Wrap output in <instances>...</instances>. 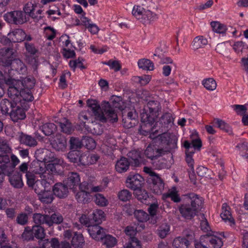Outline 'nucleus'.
<instances>
[{
  "label": "nucleus",
  "instance_id": "nucleus-1",
  "mask_svg": "<svg viewBox=\"0 0 248 248\" xmlns=\"http://www.w3.org/2000/svg\"><path fill=\"white\" fill-rule=\"evenodd\" d=\"M161 107L157 101L151 100L140 114L141 124L139 129L140 135L152 140V143L147 147L144 155H171L177 149L178 140L175 138L160 134L155 127L154 123L157 118Z\"/></svg>",
  "mask_w": 248,
  "mask_h": 248
},
{
  "label": "nucleus",
  "instance_id": "nucleus-2",
  "mask_svg": "<svg viewBox=\"0 0 248 248\" xmlns=\"http://www.w3.org/2000/svg\"><path fill=\"white\" fill-rule=\"evenodd\" d=\"M5 83L9 86L8 93L14 98H18L19 95L23 101L31 102L34 99L31 90L33 89L35 80L33 77H26L22 80H16L14 78H8Z\"/></svg>",
  "mask_w": 248,
  "mask_h": 248
},
{
  "label": "nucleus",
  "instance_id": "nucleus-3",
  "mask_svg": "<svg viewBox=\"0 0 248 248\" xmlns=\"http://www.w3.org/2000/svg\"><path fill=\"white\" fill-rule=\"evenodd\" d=\"M14 57L13 49L3 48L0 49V62L8 70V78H13L15 72L25 75L27 71L25 63L19 59H15Z\"/></svg>",
  "mask_w": 248,
  "mask_h": 248
},
{
  "label": "nucleus",
  "instance_id": "nucleus-4",
  "mask_svg": "<svg viewBox=\"0 0 248 248\" xmlns=\"http://www.w3.org/2000/svg\"><path fill=\"white\" fill-rule=\"evenodd\" d=\"M87 104L92 109L95 118L100 122L114 123L118 121L116 109L111 106V103L108 101H103L101 106L95 100H88Z\"/></svg>",
  "mask_w": 248,
  "mask_h": 248
},
{
  "label": "nucleus",
  "instance_id": "nucleus-5",
  "mask_svg": "<svg viewBox=\"0 0 248 248\" xmlns=\"http://www.w3.org/2000/svg\"><path fill=\"white\" fill-rule=\"evenodd\" d=\"M133 16L143 24H148L158 19V16L150 10H146L140 5H135L132 9Z\"/></svg>",
  "mask_w": 248,
  "mask_h": 248
},
{
  "label": "nucleus",
  "instance_id": "nucleus-6",
  "mask_svg": "<svg viewBox=\"0 0 248 248\" xmlns=\"http://www.w3.org/2000/svg\"><path fill=\"white\" fill-rule=\"evenodd\" d=\"M144 171L149 174L148 181L151 183L152 191L156 194H161L164 189V183L162 179L150 168L145 167Z\"/></svg>",
  "mask_w": 248,
  "mask_h": 248
},
{
  "label": "nucleus",
  "instance_id": "nucleus-7",
  "mask_svg": "<svg viewBox=\"0 0 248 248\" xmlns=\"http://www.w3.org/2000/svg\"><path fill=\"white\" fill-rule=\"evenodd\" d=\"M30 102L23 101L21 98L20 102H17L11 110L10 115L12 120L14 122H17L19 120H24L26 118V111L30 108L29 103Z\"/></svg>",
  "mask_w": 248,
  "mask_h": 248
},
{
  "label": "nucleus",
  "instance_id": "nucleus-8",
  "mask_svg": "<svg viewBox=\"0 0 248 248\" xmlns=\"http://www.w3.org/2000/svg\"><path fill=\"white\" fill-rule=\"evenodd\" d=\"M153 166L157 169H169L174 163L173 156H145Z\"/></svg>",
  "mask_w": 248,
  "mask_h": 248
},
{
  "label": "nucleus",
  "instance_id": "nucleus-9",
  "mask_svg": "<svg viewBox=\"0 0 248 248\" xmlns=\"http://www.w3.org/2000/svg\"><path fill=\"white\" fill-rule=\"evenodd\" d=\"M0 156V166L3 173L9 176L14 170L15 167L19 163L16 156Z\"/></svg>",
  "mask_w": 248,
  "mask_h": 248
},
{
  "label": "nucleus",
  "instance_id": "nucleus-10",
  "mask_svg": "<svg viewBox=\"0 0 248 248\" xmlns=\"http://www.w3.org/2000/svg\"><path fill=\"white\" fill-rule=\"evenodd\" d=\"M143 179L138 174L130 173L127 176L125 184L127 187L133 190H137L141 187Z\"/></svg>",
  "mask_w": 248,
  "mask_h": 248
},
{
  "label": "nucleus",
  "instance_id": "nucleus-11",
  "mask_svg": "<svg viewBox=\"0 0 248 248\" xmlns=\"http://www.w3.org/2000/svg\"><path fill=\"white\" fill-rule=\"evenodd\" d=\"M4 20L8 23L14 24H21L24 23L23 13L21 11L8 12L4 16Z\"/></svg>",
  "mask_w": 248,
  "mask_h": 248
},
{
  "label": "nucleus",
  "instance_id": "nucleus-12",
  "mask_svg": "<svg viewBox=\"0 0 248 248\" xmlns=\"http://www.w3.org/2000/svg\"><path fill=\"white\" fill-rule=\"evenodd\" d=\"M8 94L11 100L10 101L7 99H2L0 102V108L2 114L10 115L11 109H13L17 102H20L22 98L17 95L18 98H14L12 97L8 93Z\"/></svg>",
  "mask_w": 248,
  "mask_h": 248
},
{
  "label": "nucleus",
  "instance_id": "nucleus-13",
  "mask_svg": "<svg viewBox=\"0 0 248 248\" xmlns=\"http://www.w3.org/2000/svg\"><path fill=\"white\" fill-rule=\"evenodd\" d=\"M183 146L186 149V155H192L195 151L201 150L202 142L200 139L193 140L191 142L186 140L184 141Z\"/></svg>",
  "mask_w": 248,
  "mask_h": 248
},
{
  "label": "nucleus",
  "instance_id": "nucleus-14",
  "mask_svg": "<svg viewBox=\"0 0 248 248\" xmlns=\"http://www.w3.org/2000/svg\"><path fill=\"white\" fill-rule=\"evenodd\" d=\"M80 181L79 175L77 172H69L66 179L63 182L66 184L69 188L75 190L78 186Z\"/></svg>",
  "mask_w": 248,
  "mask_h": 248
},
{
  "label": "nucleus",
  "instance_id": "nucleus-15",
  "mask_svg": "<svg viewBox=\"0 0 248 248\" xmlns=\"http://www.w3.org/2000/svg\"><path fill=\"white\" fill-rule=\"evenodd\" d=\"M124 113L123 114V122L124 126L125 127L129 128L135 126L137 122V118H138V114L135 109L128 111L126 114V117H124Z\"/></svg>",
  "mask_w": 248,
  "mask_h": 248
},
{
  "label": "nucleus",
  "instance_id": "nucleus-16",
  "mask_svg": "<svg viewBox=\"0 0 248 248\" xmlns=\"http://www.w3.org/2000/svg\"><path fill=\"white\" fill-rule=\"evenodd\" d=\"M88 231L90 236L96 241L101 240L104 236V229L96 224L89 227Z\"/></svg>",
  "mask_w": 248,
  "mask_h": 248
},
{
  "label": "nucleus",
  "instance_id": "nucleus-17",
  "mask_svg": "<svg viewBox=\"0 0 248 248\" xmlns=\"http://www.w3.org/2000/svg\"><path fill=\"white\" fill-rule=\"evenodd\" d=\"M186 199L188 202H190V206L193 207L195 211L198 212L203 203L202 198L199 195L192 193L186 195Z\"/></svg>",
  "mask_w": 248,
  "mask_h": 248
},
{
  "label": "nucleus",
  "instance_id": "nucleus-18",
  "mask_svg": "<svg viewBox=\"0 0 248 248\" xmlns=\"http://www.w3.org/2000/svg\"><path fill=\"white\" fill-rule=\"evenodd\" d=\"M43 160L46 163V166L52 171L56 170L57 167L62 166L63 161L61 159L57 157V156H46L43 158Z\"/></svg>",
  "mask_w": 248,
  "mask_h": 248
},
{
  "label": "nucleus",
  "instance_id": "nucleus-19",
  "mask_svg": "<svg viewBox=\"0 0 248 248\" xmlns=\"http://www.w3.org/2000/svg\"><path fill=\"white\" fill-rule=\"evenodd\" d=\"M26 36L25 32L21 29H16L8 34V39L11 42H21Z\"/></svg>",
  "mask_w": 248,
  "mask_h": 248
},
{
  "label": "nucleus",
  "instance_id": "nucleus-20",
  "mask_svg": "<svg viewBox=\"0 0 248 248\" xmlns=\"http://www.w3.org/2000/svg\"><path fill=\"white\" fill-rule=\"evenodd\" d=\"M68 187L64 184L58 183L55 184L53 188V192L54 195L60 198H63L66 197L68 193Z\"/></svg>",
  "mask_w": 248,
  "mask_h": 248
},
{
  "label": "nucleus",
  "instance_id": "nucleus-21",
  "mask_svg": "<svg viewBox=\"0 0 248 248\" xmlns=\"http://www.w3.org/2000/svg\"><path fill=\"white\" fill-rule=\"evenodd\" d=\"M51 178H50V180L49 181V178L48 177L47 180L43 179L41 180L35 181V185L32 187V188L34 189V191L37 194L38 196L42 193L45 190L47 189L48 187L50 186V185L51 184Z\"/></svg>",
  "mask_w": 248,
  "mask_h": 248
},
{
  "label": "nucleus",
  "instance_id": "nucleus-22",
  "mask_svg": "<svg viewBox=\"0 0 248 248\" xmlns=\"http://www.w3.org/2000/svg\"><path fill=\"white\" fill-rule=\"evenodd\" d=\"M179 209L182 216L188 219H191L197 213L189 204H182L180 206Z\"/></svg>",
  "mask_w": 248,
  "mask_h": 248
},
{
  "label": "nucleus",
  "instance_id": "nucleus-23",
  "mask_svg": "<svg viewBox=\"0 0 248 248\" xmlns=\"http://www.w3.org/2000/svg\"><path fill=\"white\" fill-rule=\"evenodd\" d=\"M46 163L43 160H34L31 164L30 169L31 173L35 174L43 173L46 170Z\"/></svg>",
  "mask_w": 248,
  "mask_h": 248
},
{
  "label": "nucleus",
  "instance_id": "nucleus-24",
  "mask_svg": "<svg viewBox=\"0 0 248 248\" xmlns=\"http://www.w3.org/2000/svg\"><path fill=\"white\" fill-rule=\"evenodd\" d=\"M51 144L53 148L56 150L63 151L66 146V139L61 134H57Z\"/></svg>",
  "mask_w": 248,
  "mask_h": 248
},
{
  "label": "nucleus",
  "instance_id": "nucleus-25",
  "mask_svg": "<svg viewBox=\"0 0 248 248\" xmlns=\"http://www.w3.org/2000/svg\"><path fill=\"white\" fill-rule=\"evenodd\" d=\"M205 238L206 242H209L208 245L211 248H220L223 245L221 238L214 235L213 232L207 233Z\"/></svg>",
  "mask_w": 248,
  "mask_h": 248
},
{
  "label": "nucleus",
  "instance_id": "nucleus-26",
  "mask_svg": "<svg viewBox=\"0 0 248 248\" xmlns=\"http://www.w3.org/2000/svg\"><path fill=\"white\" fill-rule=\"evenodd\" d=\"M130 165L129 159L123 156L117 161L115 169L118 172L123 173L127 170Z\"/></svg>",
  "mask_w": 248,
  "mask_h": 248
},
{
  "label": "nucleus",
  "instance_id": "nucleus-27",
  "mask_svg": "<svg viewBox=\"0 0 248 248\" xmlns=\"http://www.w3.org/2000/svg\"><path fill=\"white\" fill-rule=\"evenodd\" d=\"M20 142L30 147L35 146L37 145L36 139L30 135L21 133L18 137Z\"/></svg>",
  "mask_w": 248,
  "mask_h": 248
},
{
  "label": "nucleus",
  "instance_id": "nucleus-28",
  "mask_svg": "<svg viewBox=\"0 0 248 248\" xmlns=\"http://www.w3.org/2000/svg\"><path fill=\"white\" fill-rule=\"evenodd\" d=\"M54 193L50 190V187L45 190L38 196L39 199L43 203L48 204L52 202L54 200Z\"/></svg>",
  "mask_w": 248,
  "mask_h": 248
},
{
  "label": "nucleus",
  "instance_id": "nucleus-29",
  "mask_svg": "<svg viewBox=\"0 0 248 248\" xmlns=\"http://www.w3.org/2000/svg\"><path fill=\"white\" fill-rule=\"evenodd\" d=\"M220 217L225 221L234 224V221L230 212V207L226 203H224L222 206V212Z\"/></svg>",
  "mask_w": 248,
  "mask_h": 248
},
{
  "label": "nucleus",
  "instance_id": "nucleus-30",
  "mask_svg": "<svg viewBox=\"0 0 248 248\" xmlns=\"http://www.w3.org/2000/svg\"><path fill=\"white\" fill-rule=\"evenodd\" d=\"M42 132L47 136L53 135L57 129V126L53 123H46L40 126Z\"/></svg>",
  "mask_w": 248,
  "mask_h": 248
},
{
  "label": "nucleus",
  "instance_id": "nucleus-31",
  "mask_svg": "<svg viewBox=\"0 0 248 248\" xmlns=\"http://www.w3.org/2000/svg\"><path fill=\"white\" fill-rule=\"evenodd\" d=\"M80 165L89 166L95 163L99 159V156H77Z\"/></svg>",
  "mask_w": 248,
  "mask_h": 248
},
{
  "label": "nucleus",
  "instance_id": "nucleus-32",
  "mask_svg": "<svg viewBox=\"0 0 248 248\" xmlns=\"http://www.w3.org/2000/svg\"><path fill=\"white\" fill-rule=\"evenodd\" d=\"M208 41L207 38L202 35H199L195 37L192 42V46L194 49L203 47L207 45Z\"/></svg>",
  "mask_w": 248,
  "mask_h": 248
},
{
  "label": "nucleus",
  "instance_id": "nucleus-33",
  "mask_svg": "<svg viewBox=\"0 0 248 248\" xmlns=\"http://www.w3.org/2000/svg\"><path fill=\"white\" fill-rule=\"evenodd\" d=\"M138 65L140 68L145 70L153 71L155 68L154 63L149 59H140L138 62Z\"/></svg>",
  "mask_w": 248,
  "mask_h": 248
},
{
  "label": "nucleus",
  "instance_id": "nucleus-34",
  "mask_svg": "<svg viewBox=\"0 0 248 248\" xmlns=\"http://www.w3.org/2000/svg\"><path fill=\"white\" fill-rule=\"evenodd\" d=\"M9 182L11 185L16 188H22L23 183L21 179V175L19 173H17L9 178Z\"/></svg>",
  "mask_w": 248,
  "mask_h": 248
},
{
  "label": "nucleus",
  "instance_id": "nucleus-35",
  "mask_svg": "<svg viewBox=\"0 0 248 248\" xmlns=\"http://www.w3.org/2000/svg\"><path fill=\"white\" fill-rule=\"evenodd\" d=\"M33 221L36 225H40L46 224L47 225L48 215L40 213H34L32 216Z\"/></svg>",
  "mask_w": 248,
  "mask_h": 248
},
{
  "label": "nucleus",
  "instance_id": "nucleus-36",
  "mask_svg": "<svg viewBox=\"0 0 248 248\" xmlns=\"http://www.w3.org/2000/svg\"><path fill=\"white\" fill-rule=\"evenodd\" d=\"M210 25L214 32L222 35L226 33L227 28L224 24H221L218 21H212Z\"/></svg>",
  "mask_w": 248,
  "mask_h": 248
},
{
  "label": "nucleus",
  "instance_id": "nucleus-37",
  "mask_svg": "<svg viewBox=\"0 0 248 248\" xmlns=\"http://www.w3.org/2000/svg\"><path fill=\"white\" fill-rule=\"evenodd\" d=\"M63 220L62 216L59 213H53L50 216L48 215L47 226L51 227L54 224H59Z\"/></svg>",
  "mask_w": 248,
  "mask_h": 248
},
{
  "label": "nucleus",
  "instance_id": "nucleus-38",
  "mask_svg": "<svg viewBox=\"0 0 248 248\" xmlns=\"http://www.w3.org/2000/svg\"><path fill=\"white\" fill-rule=\"evenodd\" d=\"M189 244V240L187 239L178 237L174 239L172 246L173 248H187Z\"/></svg>",
  "mask_w": 248,
  "mask_h": 248
},
{
  "label": "nucleus",
  "instance_id": "nucleus-39",
  "mask_svg": "<svg viewBox=\"0 0 248 248\" xmlns=\"http://www.w3.org/2000/svg\"><path fill=\"white\" fill-rule=\"evenodd\" d=\"M214 123L220 129L228 133L229 134H232V127L228 124L225 123L224 121L219 119H216L214 120Z\"/></svg>",
  "mask_w": 248,
  "mask_h": 248
},
{
  "label": "nucleus",
  "instance_id": "nucleus-40",
  "mask_svg": "<svg viewBox=\"0 0 248 248\" xmlns=\"http://www.w3.org/2000/svg\"><path fill=\"white\" fill-rule=\"evenodd\" d=\"M2 154H5L6 155L9 154H10V155H14L12 153V149L8 141L0 138V155H2Z\"/></svg>",
  "mask_w": 248,
  "mask_h": 248
},
{
  "label": "nucleus",
  "instance_id": "nucleus-41",
  "mask_svg": "<svg viewBox=\"0 0 248 248\" xmlns=\"http://www.w3.org/2000/svg\"><path fill=\"white\" fill-rule=\"evenodd\" d=\"M76 199L79 202L82 203H87L90 200V192L80 190L76 194Z\"/></svg>",
  "mask_w": 248,
  "mask_h": 248
},
{
  "label": "nucleus",
  "instance_id": "nucleus-42",
  "mask_svg": "<svg viewBox=\"0 0 248 248\" xmlns=\"http://www.w3.org/2000/svg\"><path fill=\"white\" fill-rule=\"evenodd\" d=\"M144 156H133V157L129 158L130 160V165L134 167H139L142 164H145L146 162H149V160L147 159V160L144 158Z\"/></svg>",
  "mask_w": 248,
  "mask_h": 248
},
{
  "label": "nucleus",
  "instance_id": "nucleus-43",
  "mask_svg": "<svg viewBox=\"0 0 248 248\" xmlns=\"http://www.w3.org/2000/svg\"><path fill=\"white\" fill-rule=\"evenodd\" d=\"M69 142L70 149L72 151L78 152L83 146L82 141L77 138L71 137Z\"/></svg>",
  "mask_w": 248,
  "mask_h": 248
},
{
  "label": "nucleus",
  "instance_id": "nucleus-44",
  "mask_svg": "<svg viewBox=\"0 0 248 248\" xmlns=\"http://www.w3.org/2000/svg\"><path fill=\"white\" fill-rule=\"evenodd\" d=\"M92 217L93 223L98 224L104 219L105 213L102 210L96 209L92 213Z\"/></svg>",
  "mask_w": 248,
  "mask_h": 248
},
{
  "label": "nucleus",
  "instance_id": "nucleus-45",
  "mask_svg": "<svg viewBox=\"0 0 248 248\" xmlns=\"http://www.w3.org/2000/svg\"><path fill=\"white\" fill-rule=\"evenodd\" d=\"M79 125L80 126L86 128V123L92 122L89 112L86 111H81L78 115Z\"/></svg>",
  "mask_w": 248,
  "mask_h": 248
},
{
  "label": "nucleus",
  "instance_id": "nucleus-46",
  "mask_svg": "<svg viewBox=\"0 0 248 248\" xmlns=\"http://www.w3.org/2000/svg\"><path fill=\"white\" fill-rule=\"evenodd\" d=\"M50 243L52 248H71L69 242L62 241L60 243L58 239L56 238H52Z\"/></svg>",
  "mask_w": 248,
  "mask_h": 248
},
{
  "label": "nucleus",
  "instance_id": "nucleus-47",
  "mask_svg": "<svg viewBox=\"0 0 248 248\" xmlns=\"http://www.w3.org/2000/svg\"><path fill=\"white\" fill-rule=\"evenodd\" d=\"M77 49L71 47H62L61 52L63 57L65 59H72L76 57V54L75 50Z\"/></svg>",
  "mask_w": 248,
  "mask_h": 248
},
{
  "label": "nucleus",
  "instance_id": "nucleus-48",
  "mask_svg": "<svg viewBox=\"0 0 248 248\" xmlns=\"http://www.w3.org/2000/svg\"><path fill=\"white\" fill-rule=\"evenodd\" d=\"M34 236L38 239L42 240L45 237L44 228L40 225H34L32 227Z\"/></svg>",
  "mask_w": 248,
  "mask_h": 248
},
{
  "label": "nucleus",
  "instance_id": "nucleus-49",
  "mask_svg": "<svg viewBox=\"0 0 248 248\" xmlns=\"http://www.w3.org/2000/svg\"><path fill=\"white\" fill-rule=\"evenodd\" d=\"M84 243V240L82 234L76 232L71 241L72 246L75 248L81 247Z\"/></svg>",
  "mask_w": 248,
  "mask_h": 248
},
{
  "label": "nucleus",
  "instance_id": "nucleus-50",
  "mask_svg": "<svg viewBox=\"0 0 248 248\" xmlns=\"http://www.w3.org/2000/svg\"><path fill=\"white\" fill-rule=\"evenodd\" d=\"M60 126L62 131L67 134H71L74 130L71 123L66 119L63 120V122L60 123Z\"/></svg>",
  "mask_w": 248,
  "mask_h": 248
},
{
  "label": "nucleus",
  "instance_id": "nucleus-51",
  "mask_svg": "<svg viewBox=\"0 0 248 248\" xmlns=\"http://www.w3.org/2000/svg\"><path fill=\"white\" fill-rule=\"evenodd\" d=\"M36 5L32 2H28L24 7V11L26 14H28L32 18H36L37 16L35 14V9Z\"/></svg>",
  "mask_w": 248,
  "mask_h": 248
},
{
  "label": "nucleus",
  "instance_id": "nucleus-52",
  "mask_svg": "<svg viewBox=\"0 0 248 248\" xmlns=\"http://www.w3.org/2000/svg\"><path fill=\"white\" fill-rule=\"evenodd\" d=\"M107 248H110L115 246L117 243L116 239L110 235H104L103 238L101 239Z\"/></svg>",
  "mask_w": 248,
  "mask_h": 248
},
{
  "label": "nucleus",
  "instance_id": "nucleus-53",
  "mask_svg": "<svg viewBox=\"0 0 248 248\" xmlns=\"http://www.w3.org/2000/svg\"><path fill=\"white\" fill-rule=\"evenodd\" d=\"M202 84L207 90L209 91H214L217 87V83L213 78L203 79L202 81Z\"/></svg>",
  "mask_w": 248,
  "mask_h": 248
},
{
  "label": "nucleus",
  "instance_id": "nucleus-54",
  "mask_svg": "<svg viewBox=\"0 0 248 248\" xmlns=\"http://www.w3.org/2000/svg\"><path fill=\"white\" fill-rule=\"evenodd\" d=\"M134 216L140 222L146 221L149 219L148 214L142 210L135 211Z\"/></svg>",
  "mask_w": 248,
  "mask_h": 248
},
{
  "label": "nucleus",
  "instance_id": "nucleus-55",
  "mask_svg": "<svg viewBox=\"0 0 248 248\" xmlns=\"http://www.w3.org/2000/svg\"><path fill=\"white\" fill-rule=\"evenodd\" d=\"M118 197L120 200L127 202L131 199L132 194L128 190L123 189L118 192Z\"/></svg>",
  "mask_w": 248,
  "mask_h": 248
},
{
  "label": "nucleus",
  "instance_id": "nucleus-56",
  "mask_svg": "<svg viewBox=\"0 0 248 248\" xmlns=\"http://www.w3.org/2000/svg\"><path fill=\"white\" fill-rule=\"evenodd\" d=\"M95 203L100 206L103 207L108 205V200L101 194L97 193L95 195Z\"/></svg>",
  "mask_w": 248,
  "mask_h": 248
},
{
  "label": "nucleus",
  "instance_id": "nucleus-57",
  "mask_svg": "<svg viewBox=\"0 0 248 248\" xmlns=\"http://www.w3.org/2000/svg\"><path fill=\"white\" fill-rule=\"evenodd\" d=\"M163 198L164 199L170 198L172 201L175 202H178L180 201V198L177 195L175 189L169 190L167 193L164 194L163 195Z\"/></svg>",
  "mask_w": 248,
  "mask_h": 248
},
{
  "label": "nucleus",
  "instance_id": "nucleus-58",
  "mask_svg": "<svg viewBox=\"0 0 248 248\" xmlns=\"http://www.w3.org/2000/svg\"><path fill=\"white\" fill-rule=\"evenodd\" d=\"M83 146L88 150L94 149L96 147V142L94 140L90 137H87L82 141Z\"/></svg>",
  "mask_w": 248,
  "mask_h": 248
},
{
  "label": "nucleus",
  "instance_id": "nucleus-59",
  "mask_svg": "<svg viewBox=\"0 0 248 248\" xmlns=\"http://www.w3.org/2000/svg\"><path fill=\"white\" fill-rule=\"evenodd\" d=\"M151 77L149 75H142L134 77V81L139 82L141 86L147 84L151 80Z\"/></svg>",
  "mask_w": 248,
  "mask_h": 248
},
{
  "label": "nucleus",
  "instance_id": "nucleus-60",
  "mask_svg": "<svg viewBox=\"0 0 248 248\" xmlns=\"http://www.w3.org/2000/svg\"><path fill=\"white\" fill-rule=\"evenodd\" d=\"M170 231V226L167 223L162 224L158 230V234L162 238H165Z\"/></svg>",
  "mask_w": 248,
  "mask_h": 248
},
{
  "label": "nucleus",
  "instance_id": "nucleus-61",
  "mask_svg": "<svg viewBox=\"0 0 248 248\" xmlns=\"http://www.w3.org/2000/svg\"><path fill=\"white\" fill-rule=\"evenodd\" d=\"M124 248H141L140 241L134 237H131L128 243L124 246Z\"/></svg>",
  "mask_w": 248,
  "mask_h": 248
},
{
  "label": "nucleus",
  "instance_id": "nucleus-62",
  "mask_svg": "<svg viewBox=\"0 0 248 248\" xmlns=\"http://www.w3.org/2000/svg\"><path fill=\"white\" fill-rule=\"evenodd\" d=\"M46 36L49 40H52L56 37V30L50 26H47L44 28Z\"/></svg>",
  "mask_w": 248,
  "mask_h": 248
},
{
  "label": "nucleus",
  "instance_id": "nucleus-63",
  "mask_svg": "<svg viewBox=\"0 0 248 248\" xmlns=\"http://www.w3.org/2000/svg\"><path fill=\"white\" fill-rule=\"evenodd\" d=\"M34 237L32 228L31 229L29 227H26L22 234V239L25 240L29 241L33 240Z\"/></svg>",
  "mask_w": 248,
  "mask_h": 248
},
{
  "label": "nucleus",
  "instance_id": "nucleus-64",
  "mask_svg": "<svg viewBox=\"0 0 248 248\" xmlns=\"http://www.w3.org/2000/svg\"><path fill=\"white\" fill-rule=\"evenodd\" d=\"M24 46L27 52L31 55H35L38 51L34 44L32 43L25 42Z\"/></svg>",
  "mask_w": 248,
  "mask_h": 248
}]
</instances>
